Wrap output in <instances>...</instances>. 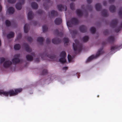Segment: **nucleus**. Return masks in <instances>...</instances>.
I'll list each match as a JSON object with an SVG mask.
<instances>
[{"label":"nucleus","instance_id":"4be33fe9","mask_svg":"<svg viewBox=\"0 0 122 122\" xmlns=\"http://www.w3.org/2000/svg\"><path fill=\"white\" fill-rule=\"evenodd\" d=\"M24 2V0H22V2H18L15 5L16 8H21L22 5L23 4Z\"/></svg>","mask_w":122,"mask_h":122},{"label":"nucleus","instance_id":"0eeeda50","mask_svg":"<svg viewBox=\"0 0 122 122\" xmlns=\"http://www.w3.org/2000/svg\"><path fill=\"white\" fill-rule=\"evenodd\" d=\"M83 9V11L79 9H77L76 10V13L77 15L79 16H82L83 14L85 13L86 16H87L88 15V12L87 10L85 9V8Z\"/></svg>","mask_w":122,"mask_h":122},{"label":"nucleus","instance_id":"aec40b11","mask_svg":"<svg viewBox=\"0 0 122 122\" xmlns=\"http://www.w3.org/2000/svg\"><path fill=\"white\" fill-rule=\"evenodd\" d=\"M29 25L28 24H26L24 26V31L25 33H27L28 31V27Z\"/></svg>","mask_w":122,"mask_h":122},{"label":"nucleus","instance_id":"13d9d810","mask_svg":"<svg viewBox=\"0 0 122 122\" xmlns=\"http://www.w3.org/2000/svg\"><path fill=\"white\" fill-rule=\"evenodd\" d=\"M110 2L112 3L114 2V0H109Z\"/></svg>","mask_w":122,"mask_h":122},{"label":"nucleus","instance_id":"6e6552de","mask_svg":"<svg viewBox=\"0 0 122 122\" xmlns=\"http://www.w3.org/2000/svg\"><path fill=\"white\" fill-rule=\"evenodd\" d=\"M20 56V54H17L14 56V58L12 60L13 63L15 64L19 63L20 61V60L19 58Z\"/></svg>","mask_w":122,"mask_h":122},{"label":"nucleus","instance_id":"2f4dec72","mask_svg":"<svg viewBox=\"0 0 122 122\" xmlns=\"http://www.w3.org/2000/svg\"><path fill=\"white\" fill-rule=\"evenodd\" d=\"M89 39V37L88 36H85L83 37L82 39V41L84 42L87 41Z\"/></svg>","mask_w":122,"mask_h":122},{"label":"nucleus","instance_id":"58836bf2","mask_svg":"<svg viewBox=\"0 0 122 122\" xmlns=\"http://www.w3.org/2000/svg\"><path fill=\"white\" fill-rule=\"evenodd\" d=\"M57 8H67L65 5H63L61 4H59L57 5Z\"/></svg>","mask_w":122,"mask_h":122},{"label":"nucleus","instance_id":"6ab92c4d","mask_svg":"<svg viewBox=\"0 0 122 122\" xmlns=\"http://www.w3.org/2000/svg\"><path fill=\"white\" fill-rule=\"evenodd\" d=\"M102 15L104 17H107L108 15L107 11L106 10H103L102 11Z\"/></svg>","mask_w":122,"mask_h":122},{"label":"nucleus","instance_id":"f704fd0d","mask_svg":"<svg viewBox=\"0 0 122 122\" xmlns=\"http://www.w3.org/2000/svg\"><path fill=\"white\" fill-rule=\"evenodd\" d=\"M118 47L117 45H115L114 46H112L111 47V50L112 51H113L117 48Z\"/></svg>","mask_w":122,"mask_h":122},{"label":"nucleus","instance_id":"412c9836","mask_svg":"<svg viewBox=\"0 0 122 122\" xmlns=\"http://www.w3.org/2000/svg\"><path fill=\"white\" fill-rule=\"evenodd\" d=\"M14 11V8H8L7 12H8L9 14H13Z\"/></svg>","mask_w":122,"mask_h":122},{"label":"nucleus","instance_id":"a18cd8bd","mask_svg":"<svg viewBox=\"0 0 122 122\" xmlns=\"http://www.w3.org/2000/svg\"><path fill=\"white\" fill-rule=\"evenodd\" d=\"M51 40L49 38H47L46 40V43L47 44H50L51 43Z\"/></svg>","mask_w":122,"mask_h":122},{"label":"nucleus","instance_id":"e433bc0d","mask_svg":"<svg viewBox=\"0 0 122 122\" xmlns=\"http://www.w3.org/2000/svg\"><path fill=\"white\" fill-rule=\"evenodd\" d=\"M122 8H120L119 10L118 14L119 16L122 18Z\"/></svg>","mask_w":122,"mask_h":122},{"label":"nucleus","instance_id":"4d7b16f0","mask_svg":"<svg viewBox=\"0 0 122 122\" xmlns=\"http://www.w3.org/2000/svg\"><path fill=\"white\" fill-rule=\"evenodd\" d=\"M92 1V0H87V2L88 3H91Z\"/></svg>","mask_w":122,"mask_h":122},{"label":"nucleus","instance_id":"7c9ffc66","mask_svg":"<svg viewBox=\"0 0 122 122\" xmlns=\"http://www.w3.org/2000/svg\"><path fill=\"white\" fill-rule=\"evenodd\" d=\"M21 36L22 34L21 33H19L18 36H17L16 38L15 39V40L16 41L20 40L21 38Z\"/></svg>","mask_w":122,"mask_h":122},{"label":"nucleus","instance_id":"f8f14e48","mask_svg":"<svg viewBox=\"0 0 122 122\" xmlns=\"http://www.w3.org/2000/svg\"><path fill=\"white\" fill-rule=\"evenodd\" d=\"M79 29L81 32L83 33L86 32L87 31L86 27L84 25L81 26L79 27Z\"/></svg>","mask_w":122,"mask_h":122},{"label":"nucleus","instance_id":"680f3d73","mask_svg":"<svg viewBox=\"0 0 122 122\" xmlns=\"http://www.w3.org/2000/svg\"><path fill=\"white\" fill-rule=\"evenodd\" d=\"M17 10H20L22 8H16Z\"/></svg>","mask_w":122,"mask_h":122},{"label":"nucleus","instance_id":"8fccbe9b","mask_svg":"<svg viewBox=\"0 0 122 122\" xmlns=\"http://www.w3.org/2000/svg\"><path fill=\"white\" fill-rule=\"evenodd\" d=\"M43 12V11L41 10H40L37 11V13L39 14H42Z\"/></svg>","mask_w":122,"mask_h":122},{"label":"nucleus","instance_id":"c03bdc74","mask_svg":"<svg viewBox=\"0 0 122 122\" xmlns=\"http://www.w3.org/2000/svg\"><path fill=\"white\" fill-rule=\"evenodd\" d=\"M28 19L29 20H30V11L27 14Z\"/></svg>","mask_w":122,"mask_h":122},{"label":"nucleus","instance_id":"9b49d317","mask_svg":"<svg viewBox=\"0 0 122 122\" xmlns=\"http://www.w3.org/2000/svg\"><path fill=\"white\" fill-rule=\"evenodd\" d=\"M52 42L56 44H58L61 42V40H60L59 38H55L53 39L52 40Z\"/></svg>","mask_w":122,"mask_h":122},{"label":"nucleus","instance_id":"b1692460","mask_svg":"<svg viewBox=\"0 0 122 122\" xmlns=\"http://www.w3.org/2000/svg\"><path fill=\"white\" fill-rule=\"evenodd\" d=\"M44 40V39L42 37H39L37 39V41L40 42L42 44H43V42Z\"/></svg>","mask_w":122,"mask_h":122},{"label":"nucleus","instance_id":"a878e982","mask_svg":"<svg viewBox=\"0 0 122 122\" xmlns=\"http://www.w3.org/2000/svg\"><path fill=\"white\" fill-rule=\"evenodd\" d=\"M14 48L15 50H19L20 48V46L19 44H16L14 45Z\"/></svg>","mask_w":122,"mask_h":122},{"label":"nucleus","instance_id":"a19ab883","mask_svg":"<svg viewBox=\"0 0 122 122\" xmlns=\"http://www.w3.org/2000/svg\"><path fill=\"white\" fill-rule=\"evenodd\" d=\"M95 8H101V5L100 3H97L95 5Z\"/></svg>","mask_w":122,"mask_h":122},{"label":"nucleus","instance_id":"473e14b6","mask_svg":"<svg viewBox=\"0 0 122 122\" xmlns=\"http://www.w3.org/2000/svg\"><path fill=\"white\" fill-rule=\"evenodd\" d=\"M48 73V71L47 70L44 69L43 70L41 73L42 75H46Z\"/></svg>","mask_w":122,"mask_h":122},{"label":"nucleus","instance_id":"3c124183","mask_svg":"<svg viewBox=\"0 0 122 122\" xmlns=\"http://www.w3.org/2000/svg\"><path fill=\"white\" fill-rule=\"evenodd\" d=\"M70 33H73L74 34H76L77 33V31L76 30H73L72 31L70 30Z\"/></svg>","mask_w":122,"mask_h":122},{"label":"nucleus","instance_id":"603ef678","mask_svg":"<svg viewBox=\"0 0 122 122\" xmlns=\"http://www.w3.org/2000/svg\"><path fill=\"white\" fill-rule=\"evenodd\" d=\"M70 8H74V4L73 3H71L70 4Z\"/></svg>","mask_w":122,"mask_h":122},{"label":"nucleus","instance_id":"cd10ccee","mask_svg":"<svg viewBox=\"0 0 122 122\" xmlns=\"http://www.w3.org/2000/svg\"><path fill=\"white\" fill-rule=\"evenodd\" d=\"M31 6L32 8H38V5L36 2H34L31 3Z\"/></svg>","mask_w":122,"mask_h":122},{"label":"nucleus","instance_id":"c85d7f7f","mask_svg":"<svg viewBox=\"0 0 122 122\" xmlns=\"http://www.w3.org/2000/svg\"><path fill=\"white\" fill-rule=\"evenodd\" d=\"M122 28V22L121 23L120 27H117V28H115V31L116 32H119L121 30V28Z\"/></svg>","mask_w":122,"mask_h":122},{"label":"nucleus","instance_id":"7ed1b4c3","mask_svg":"<svg viewBox=\"0 0 122 122\" xmlns=\"http://www.w3.org/2000/svg\"><path fill=\"white\" fill-rule=\"evenodd\" d=\"M78 23V21L77 18H71L70 20L68 21L67 22V26L69 27H72L73 25H76Z\"/></svg>","mask_w":122,"mask_h":122},{"label":"nucleus","instance_id":"e2e57ef3","mask_svg":"<svg viewBox=\"0 0 122 122\" xmlns=\"http://www.w3.org/2000/svg\"><path fill=\"white\" fill-rule=\"evenodd\" d=\"M62 8H58V10H61V9H62ZM64 9V8H63Z\"/></svg>","mask_w":122,"mask_h":122},{"label":"nucleus","instance_id":"423d86ee","mask_svg":"<svg viewBox=\"0 0 122 122\" xmlns=\"http://www.w3.org/2000/svg\"><path fill=\"white\" fill-rule=\"evenodd\" d=\"M40 56L41 57L42 59L45 60H46V58L47 57L51 59H53L55 58L56 57L55 55L54 54L47 55V54H45L44 53L40 54Z\"/></svg>","mask_w":122,"mask_h":122},{"label":"nucleus","instance_id":"f257e3e1","mask_svg":"<svg viewBox=\"0 0 122 122\" xmlns=\"http://www.w3.org/2000/svg\"><path fill=\"white\" fill-rule=\"evenodd\" d=\"M75 44L73 43V44L74 50L75 54L79 53L81 51L82 48V45L76 39L74 41Z\"/></svg>","mask_w":122,"mask_h":122},{"label":"nucleus","instance_id":"393cba45","mask_svg":"<svg viewBox=\"0 0 122 122\" xmlns=\"http://www.w3.org/2000/svg\"><path fill=\"white\" fill-rule=\"evenodd\" d=\"M63 40L64 41V45L65 46L67 45L69 41L68 38L67 37H65L64 38Z\"/></svg>","mask_w":122,"mask_h":122},{"label":"nucleus","instance_id":"de8ad7c7","mask_svg":"<svg viewBox=\"0 0 122 122\" xmlns=\"http://www.w3.org/2000/svg\"><path fill=\"white\" fill-rule=\"evenodd\" d=\"M109 33L108 31L107 30H105L103 32L104 34L105 35H106Z\"/></svg>","mask_w":122,"mask_h":122},{"label":"nucleus","instance_id":"4468645a","mask_svg":"<svg viewBox=\"0 0 122 122\" xmlns=\"http://www.w3.org/2000/svg\"><path fill=\"white\" fill-rule=\"evenodd\" d=\"M107 40L108 41L111 43H113L115 40L114 37L112 36H109Z\"/></svg>","mask_w":122,"mask_h":122},{"label":"nucleus","instance_id":"39448f33","mask_svg":"<svg viewBox=\"0 0 122 122\" xmlns=\"http://www.w3.org/2000/svg\"><path fill=\"white\" fill-rule=\"evenodd\" d=\"M66 56V53L64 51H62L60 53V56L61 58L59 59V61L62 63L63 64L66 61L65 58Z\"/></svg>","mask_w":122,"mask_h":122},{"label":"nucleus","instance_id":"ea45409f","mask_svg":"<svg viewBox=\"0 0 122 122\" xmlns=\"http://www.w3.org/2000/svg\"><path fill=\"white\" fill-rule=\"evenodd\" d=\"M8 2L12 4L15 3L16 0H7Z\"/></svg>","mask_w":122,"mask_h":122},{"label":"nucleus","instance_id":"ddd939ff","mask_svg":"<svg viewBox=\"0 0 122 122\" xmlns=\"http://www.w3.org/2000/svg\"><path fill=\"white\" fill-rule=\"evenodd\" d=\"M62 22V20L60 18H57L55 20V24L56 25H59Z\"/></svg>","mask_w":122,"mask_h":122},{"label":"nucleus","instance_id":"dca6fc26","mask_svg":"<svg viewBox=\"0 0 122 122\" xmlns=\"http://www.w3.org/2000/svg\"><path fill=\"white\" fill-rule=\"evenodd\" d=\"M14 33L13 32H10L7 35V37L8 39L12 38L14 37Z\"/></svg>","mask_w":122,"mask_h":122},{"label":"nucleus","instance_id":"69168bd1","mask_svg":"<svg viewBox=\"0 0 122 122\" xmlns=\"http://www.w3.org/2000/svg\"><path fill=\"white\" fill-rule=\"evenodd\" d=\"M110 8H115V6H114L113 5L112 7H110Z\"/></svg>","mask_w":122,"mask_h":122},{"label":"nucleus","instance_id":"20e7f679","mask_svg":"<svg viewBox=\"0 0 122 122\" xmlns=\"http://www.w3.org/2000/svg\"><path fill=\"white\" fill-rule=\"evenodd\" d=\"M22 90L21 88L15 89V92L13 90L9 91L8 92V95L11 96L17 95L19 93L21 92Z\"/></svg>","mask_w":122,"mask_h":122},{"label":"nucleus","instance_id":"37998d69","mask_svg":"<svg viewBox=\"0 0 122 122\" xmlns=\"http://www.w3.org/2000/svg\"><path fill=\"white\" fill-rule=\"evenodd\" d=\"M26 58L27 60V61H30V55H27L26 56Z\"/></svg>","mask_w":122,"mask_h":122},{"label":"nucleus","instance_id":"774afa93","mask_svg":"<svg viewBox=\"0 0 122 122\" xmlns=\"http://www.w3.org/2000/svg\"><path fill=\"white\" fill-rule=\"evenodd\" d=\"M2 8H0V11H1L2 10Z\"/></svg>","mask_w":122,"mask_h":122},{"label":"nucleus","instance_id":"6e6d98bb","mask_svg":"<svg viewBox=\"0 0 122 122\" xmlns=\"http://www.w3.org/2000/svg\"><path fill=\"white\" fill-rule=\"evenodd\" d=\"M67 69H68V67L66 66L62 68V69H63V70H67Z\"/></svg>","mask_w":122,"mask_h":122},{"label":"nucleus","instance_id":"c756f323","mask_svg":"<svg viewBox=\"0 0 122 122\" xmlns=\"http://www.w3.org/2000/svg\"><path fill=\"white\" fill-rule=\"evenodd\" d=\"M90 30L92 33L93 34L95 32L96 30L95 28L94 27H92L90 28Z\"/></svg>","mask_w":122,"mask_h":122},{"label":"nucleus","instance_id":"72a5a7b5","mask_svg":"<svg viewBox=\"0 0 122 122\" xmlns=\"http://www.w3.org/2000/svg\"><path fill=\"white\" fill-rule=\"evenodd\" d=\"M5 23L6 26H10L11 25L10 22L8 20H6L5 22Z\"/></svg>","mask_w":122,"mask_h":122},{"label":"nucleus","instance_id":"bf43d9fd","mask_svg":"<svg viewBox=\"0 0 122 122\" xmlns=\"http://www.w3.org/2000/svg\"><path fill=\"white\" fill-rule=\"evenodd\" d=\"M2 90H0V95L2 94Z\"/></svg>","mask_w":122,"mask_h":122},{"label":"nucleus","instance_id":"a211bd4d","mask_svg":"<svg viewBox=\"0 0 122 122\" xmlns=\"http://www.w3.org/2000/svg\"><path fill=\"white\" fill-rule=\"evenodd\" d=\"M55 34L57 36H59L60 37L62 36L63 35L62 32H59L57 29H56L54 31Z\"/></svg>","mask_w":122,"mask_h":122},{"label":"nucleus","instance_id":"2eb2a0df","mask_svg":"<svg viewBox=\"0 0 122 122\" xmlns=\"http://www.w3.org/2000/svg\"><path fill=\"white\" fill-rule=\"evenodd\" d=\"M23 45L25 47L26 51L28 52H30V49L29 48L28 45L27 43H24Z\"/></svg>","mask_w":122,"mask_h":122},{"label":"nucleus","instance_id":"864d4df0","mask_svg":"<svg viewBox=\"0 0 122 122\" xmlns=\"http://www.w3.org/2000/svg\"><path fill=\"white\" fill-rule=\"evenodd\" d=\"M96 10L97 11H100L102 9V8H95Z\"/></svg>","mask_w":122,"mask_h":122},{"label":"nucleus","instance_id":"5fc2aeb1","mask_svg":"<svg viewBox=\"0 0 122 122\" xmlns=\"http://www.w3.org/2000/svg\"><path fill=\"white\" fill-rule=\"evenodd\" d=\"M39 58H37L36 59L35 61L37 62H39Z\"/></svg>","mask_w":122,"mask_h":122},{"label":"nucleus","instance_id":"09e8293b","mask_svg":"<svg viewBox=\"0 0 122 122\" xmlns=\"http://www.w3.org/2000/svg\"><path fill=\"white\" fill-rule=\"evenodd\" d=\"M5 60V59L4 58H0V63H2Z\"/></svg>","mask_w":122,"mask_h":122},{"label":"nucleus","instance_id":"f3484780","mask_svg":"<svg viewBox=\"0 0 122 122\" xmlns=\"http://www.w3.org/2000/svg\"><path fill=\"white\" fill-rule=\"evenodd\" d=\"M58 15L57 12L54 10H52L51 12V17H54L57 16Z\"/></svg>","mask_w":122,"mask_h":122},{"label":"nucleus","instance_id":"f03ea898","mask_svg":"<svg viewBox=\"0 0 122 122\" xmlns=\"http://www.w3.org/2000/svg\"><path fill=\"white\" fill-rule=\"evenodd\" d=\"M102 50V48L100 49L97 52L96 55L95 56L92 55L89 57L87 60L86 62H87L99 56L100 54L103 53H104V51Z\"/></svg>","mask_w":122,"mask_h":122},{"label":"nucleus","instance_id":"5701e85b","mask_svg":"<svg viewBox=\"0 0 122 122\" xmlns=\"http://www.w3.org/2000/svg\"><path fill=\"white\" fill-rule=\"evenodd\" d=\"M31 24H33L34 25H36L37 24V22L36 21H34L33 22H32V19L33 18V12L32 11H31Z\"/></svg>","mask_w":122,"mask_h":122},{"label":"nucleus","instance_id":"052dcab7","mask_svg":"<svg viewBox=\"0 0 122 122\" xmlns=\"http://www.w3.org/2000/svg\"><path fill=\"white\" fill-rule=\"evenodd\" d=\"M106 2H104L103 3V4L104 5H106Z\"/></svg>","mask_w":122,"mask_h":122},{"label":"nucleus","instance_id":"79ce46f5","mask_svg":"<svg viewBox=\"0 0 122 122\" xmlns=\"http://www.w3.org/2000/svg\"><path fill=\"white\" fill-rule=\"evenodd\" d=\"M35 55L34 53H32L31 52V61H32L33 59V56H35Z\"/></svg>","mask_w":122,"mask_h":122},{"label":"nucleus","instance_id":"4c0bfd02","mask_svg":"<svg viewBox=\"0 0 122 122\" xmlns=\"http://www.w3.org/2000/svg\"><path fill=\"white\" fill-rule=\"evenodd\" d=\"M116 8H109V10L112 13L114 12H115Z\"/></svg>","mask_w":122,"mask_h":122},{"label":"nucleus","instance_id":"c9c22d12","mask_svg":"<svg viewBox=\"0 0 122 122\" xmlns=\"http://www.w3.org/2000/svg\"><path fill=\"white\" fill-rule=\"evenodd\" d=\"M2 94H3L4 96H8V92H7L4 91H2Z\"/></svg>","mask_w":122,"mask_h":122},{"label":"nucleus","instance_id":"bb28decb","mask_svg":"<svg viewBox=\"0 0 122 122\" xmlns=\"http://www.w3.org/2000/svg\"><path fill=\"white\" fill-rule=\"evenodd\" d=\"M43 32H46L48 29V27L47 25H44L42 26Z\"/></svg>","mask_w":122,"mask_h":122},{"label":"nucleus","instance_id":"49530a36","mask_svg":"<svg viewBox=\"0 0 122 122\" xmlns=\"http://www.w3.org/2000/svg\"><path fill=\"white\" fill-rule=\"evenodd\" d=\"M67 58L68 61L69 62L71 61L72 60L71 56L69 54H68V55Z\"/></svg>","mask_w":122,"mask_h":122},{"label":"nucleus","instance_id":"1a4fd4ad","mask_svg":"<svg viewBox=\"0 0 122 122\" xmlns=\"http://www.w3.org/2000/svg\"><path fill=\"white\" fill-rule=\"evenodd\" d=\"M118 21L116 19L112 20L111 22L110 26L112 28H116L117 26Z\"/></svg>","mask_w":122,"mask_h":122},{"label":"nucleus","instance_id":"9d476101","mask_svg":"<svg viewBox=\"0 0 122 122\" xmlns=\"http://www.w3.org/2000/svg\"><path fill=\"white\" fill-rule=\"evenodd\" d=\"M12 62L10 60L5 61L3 64V66L5 68H7L9 67L12 64Z\"/></svg>","mask_w":122,"mask_h":122},{"label":"nucleus","instance_id":"0e129e2a","mask_svg":"<svg viewBox=\"0 0 122 122\" xmlns=\"http://www.w3.org/2000/svg\"><path fill=\"white\" fill-rule=\"evenodd\" d=\"M87 8L89 10H92V8Z\"/></svg>","mask_w":122,"mask_h":122},{"label":"nucleus","instance_id":"338daca9","mask_svg":"<svg viewBox=\"0 0 122 122\" xmlns=\"http://www.w3.org/2000/svg\"><path fill=\"white\" fill-rule=\"evenodd\" d=\"M2 6L0 3V8H2Z\"/></svg>","mask_w":122,"mask_h":122}]
</instances>
